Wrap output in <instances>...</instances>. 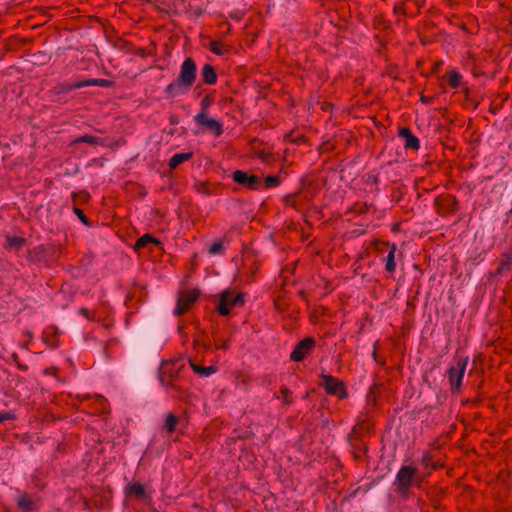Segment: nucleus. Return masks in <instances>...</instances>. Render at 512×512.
<instances>
[{"mask_svg": "<svg viewBox=\"0 0 512 512\" xmlns=\"http://www.w3.org/2000/svg\"><path fill=\"white\" fill-rule=\"evenodd\" d=\"M197 79V65L192 57H187L180 65L177 77L170 82L164 92L170 99L185 95Z\"/></svg>", "mask_w": 512, "mask_h": 512, "instance_id": "nucleus-1", "label": "nucleus"}, {"mask_svg": "<svg viewBox=\"0 0 512 512\" xmlns=\"http://www.w3.org/2000/svg\"><path fill=\"white\" fill-rule=\"evenodd\" d=\"M430 474V471L426 473V476ZM424 476H420L417 468L412 465H403L398 470L395 481L393 483L395 491L400 495L401 498L407 499L411 492L410 489L413 486L420 487Z\"/></svg>", "mask_w": 512, "mask_h": 512, "instance_id": "nucleus-2", "label": "nucleus"}, {"mask_svg": "<svg viewBox=\"0 0 512 512\" xmlns=\"http://www.w3.org/2000/svg\"><path fill=\"white\" fill-rule=\"evenodd\" d=\"M245 297L241 292L224 291L220 296L218 303V312L222 316H226L230 313V310L234 307H241L244 305Z\"/></svg>", "mask_w": 512, "mask_h": 512, "instance_id": "nucleus-3", "label": "nucleus"}, {"mask_svg": "<svg viewBox=\"0 0 512 512\" xmlns=\"http://www.w3.org/2000/svg\"><path fill=\"white\" fill-rule=\"evenodd\" d=\"M320 379L321 381L319 382V385L326 391V393L340 399L347 398L348 392L343 381L332 375L324 373L320 374Z\"/></svg>", "mask_w": 512, "mask_h": 512, "instance_id": "nucleus-4", "label": "nucleus"}, {"mask_svg": "<svg viewBox=\"0 0 512 512\" xmlns=\"http://www.w3.org/2000/svg\"><path fill=\"white\" fill-rule=\"evenodd\" d=\"M468 364V357L459 358L456 365L449 367L447 374L451 385L452 392H459L461 389L462 379Z\"/></svg>", "mask_w": 512, "mask_h": 512, "instance_id": "nucleus-5", "label": "nucleus"}, {"mask_svg": "<svg viewBox=\"0 0 512 512\" xmlns=\"http://www.w3.org/2000/svg\"><path fill=\"white\" fill-rule=\"evenodd\" d=\"M316 341L312 337H306L296 344L290 354V359L294 362L303 361L307 358L315 348Z\"/></svg>", "mask_w": 512, "mask_h": 512, "instance_id": "nucleus-6", "label": "nucleus"}, {"mask_svg": "<svg viewBox=\"0 0 512 512\" xmlns=\"http://www.w3.org/2000/svg\"><path fill=\"white\" fill-rule=\"evenodd\" d=\"M200 293L196 289L184 291L180 294L175 308V315L181 316L191 309Z\"/></svg>", "mask_w": 512, "mask_h": 512, "instance_id": "nucleus-7", "label": "nucleus"}, {"mask_svg": "<svg viewBox=\"0 0 512 512\" xmlns=\"http://www.w3.org/2000/svg\"><path fill=\"white\" fill-rule=\"evenodd\" d=\"M195 123L211 131L215 137H220L223 134V125L220 121L210 118L208 113H198L194 116Z\"/></svg>", "mask_w": 512, "mask_h": 512, "instance_id": "nucleus-8", "label": "nucleus"}, {"mask_svg": "<svg viewBox=\"0 0 512 512\" xmlns=\"http://www.w3.org/2000/svg\"><path fill=\"white\" fill-rule=\"evenodd\" d=\"M232 179L239 185H243L251 190H256L261 184L260 178L256 175H250L245 171L236 170L232 174Z\"/></svg>", "mask_w": 512, "mask_h": 512, "instance_id": "nucleus-9", "label": "nucleus"}, {"mask_svg": "<svg viewBox=\"0 0 512 512\" xmlns=\"http://www.w3.org/2000/svg\"><path fill=\"white\" fill-rule=\"evenodd\" d=\"M384 248L389 249L388 255L383 259L385 263V270L393 274L396 271L395 253L397 251L396 244H390L389 242H379L377 249L382 251Z\"/></svg>", "mask_w": 512, "mask_h": 512, "instance_id": "nucleus-10", "label": "nucleus"}, {"mask_svg": "<svg viewBox=\"0 0 512 512\" xmlns=\"http://www.w3.org/2000/svg\"><path fill=\"white\" fill-rule=\"evenodd\" d=\"M399 136L405 140L404 147L413 151H417L420 148L419 139L413 135L412 131L408 127H403L399 130Z\"/></svg>", "mask_w": 512, "mask_h": 512, "instance_id": "nucleus-11", "label": "nucleus"}, {"mask_svg": "<svg viewBox=\"0 0 512 512\" xmlns=\"http://www.w3.org/2000/svg\"><path fill=\"white\" fill-rule=\"evenodd\" d=\"M200 75L203 84L214 85L217 83L218 76L215 71V68L211 64H204L201 69Z\"/></svg>", "mask_w": 512, "mask_h": 512, "instance_id": "nucleus-12", "label": "nucleus"}, {"mask_svg": "<svg viewBox=\"0 0 512 512\" xmlns=\"http://www.w3.org/2000/svg\"><path fill=\"white\" fill-rule=\"evenodd\" d=\"M512 269V251L505 252L501 255L499 260V266L496 269L495 275H502L506 271H510Z\"/></svg>", "mask_w": 512, "mask_h": 512, "instance_id": "nucleus-13", "label": "nucleus"}, {"mask_svg": "<svg viewBox=\"0 0 512 512\" xmlns=\"http://www.w3.org/2000/svg\"><path fill=\"white\" fill-rule=\"evenodd\" d=\"M126 493L129 496H135L137 499H145L148 497L142 484L133 482L126 487Z\"/></svg>", "mask_w": 512, "mask_h": 512, "instance_id": "nucleus-14", "label": "nucleus"}, {"mask_svg": "<svg viewBox=\"0 0 512 512\" xmlns=\"http://www.w3.org/2000/svg\"><path fill=\"white\" fill-rule=\"evenodd\" d=\"M190 365H191V368L192 370L200 375V376H204V377H208L214 373H216L217 371V367L216 366H202L200 364H197L195 362H193L192 360H190Z\"/></svg>", "mask_w": 512, "mask_h": 512, "instance_id": "nucleus-15", "label": "nucleus"}, {"mask_svg": "<svg viewBox=\"0 0 512 512\" xmlns=\"http://www.w3.org/2000/svg\"><path fill=\"white\" fill-rule=\"evenodd\" d=\"M17 505L19 508H21L25 512H31L35 508L34 501L31 499V497L27 493H24L21 496H19V498L17 500Z\"/></svg>", "mask_w": 512, "mask_h": 512, "instance_id": "nucleus-16", "label": "nucleus"}, {"mask_svg": "<svg viewBox=\"0 0 512 512\" xmlns=\"http://www.w3.org/2000/svg\"><path fill=\"white\" fill-rule=\"evenodd\" d=\"M192 156H193L192 152L177 153V154L173 155L169 161L170 169H176L180 164L191 159Z\"/></svg>", "mask_w": 512, "mask_h": 512, "instance_id": "nucleus-17", "label": "nucleus"}, {"mask_svg": "<svg viewBox=\"0 0 512 512\" xmlns=\"http://www.w3.org/2000/svg\"><path fill=\"white\" fill-rule=\"evenodd\" d=\"M161 381H162L163 385H166L167 387L170 388L172 396L179 398V399H184L186 397V394H187L186 390H184L179 385H177L174 382V380H171V381L165 383L164 379L161 378Z\"/></svg>", "mask_w": 512, "mask_h": 512, "instance_id": "nucleus-18", "label": "nucleus"}, {"mask_svg": "<svg viewBox=\"0 0 512 512\" xmlns=\"http://www.w3.org/2000/svg\"><path fill=\"white\" fill-rule=\"evenodd\" d=\"M79 143H88L91 145H104V139L93 136V135H82L75 140H73L72 144H79Z\"/></svg>", "mask_w": 512, "mask_h": 512, "instance_id": "nucleus-19", "label": "nucleus"}, {"mask_svg": "<svg viewBox=\"0 0 512 512\" xmlns=\"http://www.w3.org/2000/svg\"><path fill=\"white\" fill-rule=\"evenodd\" d=\"M279 393L280 394L274 395V397L276 399L282 398V401L285 405H290L293 403L292 391L287 386H285V385L281 386Z\"/></svg>", "mask_w": 512, "mask_h": 512, "instance_id": "nucleus-20", "label": "nucleus"}, {"mask_svg": "<svg viewBox=\"0 0 512 512\" xmlns=\"http://www.w3.org/2000/svg\"><path fill=\"white\" fill-rule=\"evenodd\" d=\"M151 243L160 244V241L149 234H145L136 241L134 248L136 251H139L140 249L146 247L148 244Z\"/></svg>", "mask_w": 512, "mask_h": 512, "instance_id": "nucleus-21", "label": "nucleus"}, {"mask_svg": "<svg viewBox=\"0 0 512 512\" xmlns=\"http://www.w3.org/2000/svg\"><path fill=\"white\" fill-rule=\"evenodd\" d=\"M461 80L462 75L455 70L450 71L447 75V81L451 88H458L460 86Z\"/></svg>", "mask_w": 512, "mask_h": 512, "instance_id": "nucleus-22", "label": "nucleus"}, {"mask_svg": "<svg viewBox=\"0 0 512 512\" xmlns=\"http://www.w3.org/2000/svg\"><path fill=\"white\" fill-rule=\"evenodd\" d=\"M178 422H179L178 417H176L172 413H168L166 415V419H165V428H166L167 432L172 434L175 431L176 425L178 424Z\"/></svg>", "mask_w": 512, "mask_h": 512, "instance_id": "nucleus-23", "label": "nucleus"}, {"mask_svg": "<svg viewBox=\"0 0 512 512\" xmlns=\"http://www.w3.org/2000/svg\"><path fill=\"white\" fill-rule=\"evenodd\" d=\"M299 197H300V192L292 193V194L285 196L284 202L287 206H290L294 209H299L300 208Z\"/></svg>", "mask_w": 512, "mask_h": 512, "instance_id": "nucleus-24", "label": "nucleus"}, {"mask_svg": "<svg viewBox=\"0 0 512 512\" xmlns=\"http://www.w3.org/2000/svg\"><path fill=\"white\" fill-rule=\"evenodd\" d=\"M85 87L88 86H99L108 88L112 86V82L107 79H86L84 80Z\"/></svg>", "mask_w": 512, "mask_h": 512, "instance_id": "nucleus-25", "label": "nucleus"}, {"mask_svg": "<svg viewBox=\"0 0 512 512\" xmlns=\"http://www.w3.org/2000/svg\"><path fill=\"white\" fill-rule=\"evenodd\" d=\"M214 103V96L212 94L205 95L200 101V112L208 113L209 107Z\"/></svg>", "mask_w": 512, "mask_h": 512, "instance_id": "nucleus-26", "label": "nucleus"}, {"mask_svg": "<svg viewBox=\"0 0 512 512\" xmlns=\"http://www.w3.org/2000/svg\"><path fill=\"white\" fill-rule=\"evenodd\" d=\"M194 188L200 194L207 196L212 194L211 185L208 182L198 181L195 183Z\"/></svg>", "mask_w": 512, "mask_h": 512, "instance_id": "nucleus-27", "label": "nucleus"}, {"mask_svg": "<svg viewBox=\"0 0 512 512\" xmlns=\"http://www.w3.org/2000/svg\"><path fill=\"white\" fill-rule=\"evenodd\" d=\"M449 212L455 213L458 210V200L455 196L447 195L443 198Z\"/></svg>", "mask_w": 512, "mask_h": 512, "instance_id": "nucleus-28", "label": "nucleus"}, {"mask_svg": "<svg viewBox=\"0 0 512 512\" xmlns=\"http://www.w3.org/2000/svg\"><path fill=\"white\" fill-rule=\"evenodd\" d=\"M83 87H85L84 80L77 81L74 83H65V84L61 85V90L63 92H69V91L80 89Z\"/></svg>", "mask_w": 512, "mask_h": 512, "instance_id": "nucleus-29", "label": "nucleus"}, {"mask_svg": "<svg viewBox=\"0 0 512 512\" xmlns=\"http://www.w3.org/2000/svg\"><path fill=\"white\" fill-rule=\"evenodd\" d=\"M405 3V1H398L395 3L393 7V12L395 15L405 16L407 14Z\"/></svg>", "mask_w": 512, "mask_h": 512, "instance_id": "nucleus-30", "label": "nucleus"}, {"mask_svg": "<svg viewBox=\"0 0 512 512\" xmlns=\"http://www.w3.org/2000/svg\"><path fill=\"white\" fill-rule=\"evenodd\" d=\"M222 46H223V43L221 41H212L210 43L209 49L212 53H214L216 55H223L224 50H223Z\"/></svg>", "mask_w": 512, "mask_h": 512, "instance_id": "nucleus-31", "label": "nucleus"}, {"mask_svg": "<svg viewBox=\"0 0 512 512\" xmlns=\"http://www.w3.org/2000/svg\"><path fill=\"white\" fill-rule=\"evenodd\" d=\"M433 462H434V460H433L432 453L429 452V451H424L423 454H422V458H421V464L425 468H429L432 465Z\"/></svg>", "mask_w": 512, "mask_h": 512, "instance_id": "nucleus-32", "label": "nucleus"}, {"mask_svg": "<svg viewBox=\"0 0 512 512\" xmlns=\"http://www.w3.org/2000/svg\"><path fill=\"white\" fill-rule=\"evenodd\" d=\"M8 244L10 247L21 248L25 244V239L21 237H11L8 239Z\"/></svg>", "mask_w": 512, "mask_h": 512, "instance_id": "nucleus-33", "label": "nucleus"}, {"mask_svg": "<svg viewBox=\"0 0 512 512\" xmlns=\"http://www.w3.org/2000/svg\"><path fill=\"white\" fill-rule=\"evenodd\" d=\"M280 184V179L276 175H269L265 178V185L267 187H276Z\"/></svg>", "mask_w": 512, "mask_h": 512, "instance_id": "nucleus-34", "label": "nucleus"}, {"mask_svg": "<svg viewBox=\"0 0 512 512\" xmlns=\"http://www.w3.org/2000/svg\"><path fill=\"white\" fill-rule=\"evenodd\" d=\"M75 214L78 216V218L81 220L82 223L85 225H90L88 217L85 215L82 209L75 207L74 208Z\"/></svg>", "mask_w": 512, "mask_h": 512, "instance_id": "nucleus-35", "label": "nucleus"}, {"mask_svg": "<svg viewBox=\"0 0 512 512\" xmlns=\"http://www.w3.org/2000/svg\"><path fill=\"white\" fill-rule=\"evenodd\" d=\"M223 249V245H222V242L221 241H216L214 242L210 248H209V253L210 254H217L219 252H221Z\"/></svg>", "mask_w": 512, "mask_h": 512, "instance_id": "nucleus-36", "label": "nucleus"}, {"mask_svg": "<svg viewBox=\"0 0 512 512\" xmlns=\"http://www.w3.org/2000/svg\"><path fill=\"white\" fill-rule=\"evenodd\" d=\"M13 419H14V415L12 413H9V412L0 413V423H3L8 420H13Z\"/></svg>", "mask_w": 512, "mask_h": 512, "instance_id": "nucleus-37", "label": "nucleus"}, {"mask_svg": "<svg viewBox=\"0 0 512 512\" xmlns=\"http://www.w3.org/2000/svg\"><path fill=\"white\" fill-rule=\"evenodd\" d=\"M228 347H229L228 341H223L221 343H216L215 344V348L217 350H220V349L226 350V349H228Z\"/></svg>", "mask_w": 512, "mask_h": 512, "instance_id": "nucleus-38", "label": "nucleus"}, {"mask_svg": "<svg viewBox=\"0 0 512 512\" xmlns=\"http://www.w3.org/2000/svg\"><path fill=\"white\" fill-rule=\"evenodd\" d=\"M441 467H442V464H441V463H438V462H436V461H434V462L432 463V465L430 466V468H431L432 470H438V469H439V468H441Z\"/></svg>", "mask_w": 512, "mask_h": 512, "instance_id": "nucleus-39", "label": "nucleus"}, {"mask_svg": "<svg viewBox=\"0 0 512 512\" xmlns=\"http://www.w3.org/2000/svg\"><path fill=\"white\" fill-rule=\"evenodd\" d=\"M377 344H378V342L375 343L373 354H372L375 361H378V359H377Z\"/></svg>", "mask_w": 512, "mask_h": 512, "instance_id": "nucleus-40", "label": "nucleus"}, {"mask_svg": "<svg viewBox=\"0 0 512 512\" xmlns=\"http://www.w3.org/2000/svg\"><path fill=\"white\" fill-rule=\"evenodd\" d=\"M88 312H89V311H88V309H87V308H81V309H80V313H81L82 315L86 316V317L88 316Z\"/></svg>", "mask_w": 512, "mask_h": 512, "instance_id": "nucleus-41", "label": "nucleus"}, {"mask_svg": "<svg viewBox=\"0 0 512 512\" xmlns=\"http://www.w3.org/2000/svg\"><path fill=\"white\" fill-rule=\"evenodd\" d=\"M508 147H509V149H511V150H512V142L509 144V146H508Z\"/></svg>", "mask_w": 512, "mask_h": 512, "instance_id": "nucleus-42", "label": "nucleus"}, {"mask_svg": "<svg viewBox=\"0 0 512 512\" xmlns=\"http://www.w3.org/2000/svg\"><path fill=\"white\" fill-rule=\"evenodd\" d=\"M275 306H278V308H281V305H278L277 302H275Z\"/></svg>", "mask_w": 512, "mask_h": 512, "instance_id": "nucleus-43", "label": "nucleus"}, {"mask_svg": "<svg viewBox=\"0 0 512 512\" xmlns=\"http://www.w3.org/2000/svg\"><path fill=\"white\" fill-rule=\"evenodd\" d=\"M275 306H278V308H281V305H278L277 302H275Z\"/></svg>", "mask_w": 512, "mask_h": 512, "instance_id": "nucleus-44", "label": "nucleus"}]
</instances>
